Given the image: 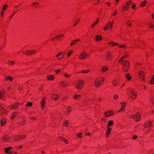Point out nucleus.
Instances as JSON below:
<instances>
[{"label":"nucleus","mask_w":154,"mask_h":154,"mask_svg":"<svg viewBox=\"0 0 154 154\" xmlns=\"http://www.w3.org/2000/svg\"><path fill=\"white\" fill-rule=\"evenodd\" d=\"M129 63L128 61L124 60L122 62L123 70L125 72H127L129 67Z\"/></svg>","instance_id":"obj_1"},{"label":"nucleus","mask_w":154,"mask_h":154,"mask_svg":"<svg viewBox=\"0 0 154 154\" xmlns=\"http://www.w3.org/2000/svg\"><path fill=\"white\" fill-rule=\"evenodd\" d=\"M84 85V82L82 80H79L77 82L75 87L78 90L82 89Z\"/></svg>","instance_id":"obj_2"},{"label":"nucleus","mask_w":154,"mask_h":154,"mask_svg":"<svg viewBox=\"0 0 154 154\" xmlns=\"http://www.w3.org/2000/svg\"><path fill=\"white\" fill-rule=\"evenodd\" d=\"M140 115L139 113H137L136 115H133L131 116V117L134 119H136L137 121H139L140 120Z\"/></svg>","instance_id":"obj_3"},{"label":"nucleus","mask_w":154,"mask_h":154,"mask_svg":"<svg viewBox=\"0 0 154 154\" xmlns=\"http://www.w3.org/2000/svg\"><path fill=\"white\" fill-rule=\"evenodd\" d=\"M113 114V111L112 110L107 111L104 112L103 114L106 117H109Z\"/></svg>","instance_id":"obj_4"},{"label":"nucleus","mask_w":154,"mask_h":154,"mask_svg":"<svg viewBox=\"0 0 154 154\" xmlns=\"http://www.w3.org/2000/svg\"><path fill=\"white\" fill-rule=\"evenodd\" d=\"M102 84V83L100 81L96 79L94 82V85L96 87H99Z\"/></svg>","instance_id":"obj_5"},{"label":"nucleus","mask_w":154,"mask_h":154,"mask_svg":"<svg viewBox=\"0 0 154 154\" xmlns=\"http://www.w3.org/2000/svg\"><path fill=\"white\" fill-rule=\"evenodd\" d=\"M131 4V2L129 1L127 2V5H125L123 8L122 10L123 11H126L128 9V8L130 6Z\"/></svg>","instance_id":"obj_6"},{"label":"nucleus","mask_w":154,"mask_h":154,"mask_svg":"<svg viewBox=\"0 0 154 154\" xmlns=\"http://www.w3.org/2000/svg\"><path fill=\"white\" fill-rule=\"evenodd\" d=\"M10 136L6 135L5 136L2 137V140L4 142H8L9 140L10 139Z\"/></svg>","instance_id":"obj_7"},{"label":"nucleus","mask_w":154,"mask_h":154,"mask_svg":"<svg viewBox=\"0 0 154 154\" xmlns=\"http://www.w3.org/2000/svg\"><path fill=\"white\" fill-rule=\"evenodd\" d=\"M87 56V54L86 53L82 52L80 54L79 58L80 59H85V56Z\"/></svg>","instance_id":"obj_8"},{"label":"nucleus","mask_w":154,"mask_h":154,"mask_svg":"<svg viewBox=\"0 0 154 154\" xmlns=\"http://www.w3.org/2000/svg\"><path fill=\"white\" fill-rule=\"evenodd\" d=\"M20 104L19 103H16L14 105L11 106L10 107L12 109H18V107L19 106Z\"/></svg>","instance_id":"obj_9"},{"label":"nucleus","mask_w":154,"mask_h":154,"mask_svg":"<svg viewBox=\"0 0 154 154\" xmlns=\"http://www.w3.org/2000/svg\"><path fill=\"white\" fill-rule=\"evenodd\" d=\"M113 23V22H112L111 23L110 22H109L104 28L103 29L105 30H107V29L109 28V26H108L109 25V27H110V29L112 28V27Z\"/></svg>","instance_id":"obj_10"},{"label":"nucleus","mask_w":154,"mask_h":154,"mask_svg":"<svg viewBox=\"0 0 154 154\" xmlns=\"http://www.w3.org/2000/svg\"><path fill=\"white\" fill-rule=\"evenodd\" d=\"M139 76L141 79L142 80H144V72L142 71H141L140 72H139Z\"/></svg>","instance_id":"obj_11"},{"label":"nucleus","mask_w":154,"mask_h":154,"mask_svg":"<svg viewBox=\"0 0 154 154\" xmlns=\"http://www.w3.org/2000/svg\"><path fill=\"white\" fill-rule=\"evenodd\" d=\"M45 97H44L41 102L42 107V109L44 108L45 105Z\"/></svg>","instance_id":"obj_12"},{"label":"nucleus","mask_w":154,"mask_h":154,"mask_svg":"<svg viewBox=\"0 0 154 154\" xmlns=\"http://www.w3.org/2000/svg\"><path fill=\"white\" fill-rule=\"evenodd\" d=\"M58 97V95L55 94H53L51 97L52 99L55 100H57Z\"/></svg>","instance_id":"obj_13"},{"label":"nucleus","mask_w":154,"mask_h":154,"mask_svg":"<svg viewBox=\"0 0 154 154\" xmlns=\"http://www.w3.org/2000/svg\"><path fill=\"white\" fill-rule=\"evenodd\" d=\"M131 93L132 94V96H131V98L132 99H134L136 98L137 97V95L135 94L134 91H130Z\"/></svg>","instance_id":"obj_14"},{"label":"nucleus","mask_w":154,"mask_h":154,"mask_svg":"<svg viewBox=\"0 0 154 154\" xmlns=\"http://www.w3.org/2000/svg\"><path fill=\"white\" fill-rule=\"evenodd\" d=\"M13 78L12 77L9 76H7L5 77V79L6 80H9L11 82L13 80Z\"/></svg>","instance_id":"obj_15"},{"label":"nucleus","mask_w":154,"mask_h":154,"mask_svg":"<svg viewBox=\"0 0 154 154\" xmlns=\"http://www.w3.org/2000/svg\"><path fill=\"white\" fill-rule=\"evenodd\" d=\"M6 122V119L5 118H2L1 120V125L3 126L5 124Z\"/></svg>","instance_id":"obj_16"},{"label":"nucleus","mask_w":154,"mask_h":154,"mask_svg":"<svg viewBox=\"0 0 154 154\" xmlns=\"http://www.w3.org/2000/svg\"><path fill=\"white\" fill-rule=\"evenodd\" d=\"M111 131V129L108 127V129L106 132V137H109V134L110 133Z\"/></svg>","instance_id":"obj_17"},{"label":"nucleus","mask_w":154,"mask_h":154,"mask_svg":"<svg viewBox=\"0 0 154 154\" xmlns=\"http://www.w3.org/2000/svg\"><path fill=\"white\" fill-rule=\"evenodd\" d=\"M112 56L109 53H108L106 54V58L109 60H110L112 59Z\"/></svg>","instance_id":"obj_18"},{"label":"nucleus","mask_w":154,"mask_h":154,"mask_svg":"<svg viewBox=\"0 0 154 154\" xmlns=\"http://www.w3.org/2000/svg\"><path fill=\"white\" fill-rule=\"evenodd\" d=\"M95 38L96 40L97 41H98L99 40H101L102 39L101 36L99 35L96 36L95 37Z\"/></svg>","instance_id":"obj_19"},{"label":"nucleus","mask_w":154,"mask_h":154,"mask_svg":"<svg viewBox=\"0 0 154 154\" xmlns=\"http://www.w3.org/2000/svg\"><path fill=\"white\" fill-rule=\"evenodd\" d=\"M75 99H77L81 97V96L79 94H75V96L73 97Z\"/></svg>","instance_id":"obj_20"},{"label":"nucleus","mask_w":154,"mask_h":154,"mask_svg":"<svg viewBox=\"0 0 154 154\" xmlns=\"http://www.w3.org/2000/svg\"><path fill=\"white\" fill-rule=\"evenodd\" d=\"M18 114L17 112H14L11 116V119H13Z\"/></svg>","instance_id":"obj_21"},{"label":"nucleus","mask_w":154,"mask_h":154,"mask_svg":"<svg viewBox=\"0 0 154 154\" xmlns=\"http://www.w3.org/2000/svg\"><path fill=\"white\" fill-rule=\"evenodd\" d=\"M54 78V77L53 75H49L47 77V79L49 80H53Z\"/></svg>","instance_id":"obj_22"},{"label":"nucleus","mask_w":154,"mask_h":154,"mask_svg":"<svg viewBox=\"0 0 154 154\" xmlns=\"http://www.w3.org/2000/svg\"><path fill=\"white\" fill-rule=\"evenodd\" d=\"M61 84L63 87H65L67 86H68V84L66 82H62Z\"/></svg>","instance_id":"obj_23"},{"label":"nucleus","mask_w":154,"mask_h":154,"mask_svg":"<svg viewBox=\"0 0 154 154\" xmlns=\"http://www.w3.org/2000/svg\"><path fill=\"white\" fill-rule=\"evenodd\" d=\"M12 148V147H8L5 149V152L6 153H8L9 150L10 149H11Z\"/></svg>","instance_id":"obj_24"},{"label":"nucleus","mask_w":154,"mask_h":154,"mask_svg":"<svg viewBox=\"0 0 154 154\" xmlns=\"http://www.w3.org/2000/svg\"><path fill=\"white\" fill-rule=\"evenodd\" d=\"M125 77L128 80H129L131 79V77L130 76L129 74H127L126 75Z\"/></svg>","instance_id":"obj_25"},{"label":"nucleus","mask_w":154,"mask_h":154,"mask_svg":"<svg viewBox=\"0 0 154 154\" xmlns=\"http://www.w3.org/2000/svg\"><path fill=\"white\" fill-rule=\"evenodd\" d=\"M5 93V91H2L0 92V98L2 99L3 97V96Z\"/></svg>","instance_id":"obj_26"},{"label":"nucleus","mask_w":154,"mask_h":154,"mask_svg":"<svg viewBox=\"0 0 154 154\" xmlns=\"http://www.w3.org/2000/svg\"><path fill=\"white\" fill-rule=\"evenodd\" d=\"M121 108H125V107L126 104L125 102H123L122 103H121Z\"/></svg>","instance_id":"obj_27"},{"label":"nucleus","mask_w":154,"mask_h":154,"mask_svg":"<svg viewBox=\"0 0 154 154\" xmlns=\"http://www.w3.org/2000/svg\"><path fill=\"white\" fill-rule=\"evenodd\" d=\"M39 4L37 2H34L32 5V6H34L35 7H37L38 5Z\"/></svg>","instance_id":"obj_28"},{"label":"nucleus","mask_w":154,"mask_h":154,"mask_svg":"<svg viewBox=\"0 0 154 154\" xmlns=\"http://www.w3.org/2000/svg\"><path fill=\"white\" fill-rule=\"evenodd\" d=\"M108 69V68L107 66H103L102 68V71L103 72H105Z\"/></svg>","instance_id":"obj_29"},{"label":"nucleus","mask_w":154,"mask_h":154,"mask_svg":"<svg viewBox=\"0 0 154 154\" xmlns=\"http://www.w3.org/2000/svg\"><path fill=\"white\" fill-rule=\"evenodd\" d=\"M19 136H14V139L16 141H18L19 139H21Z\"/></svg>","instance_id":"obj_30"},{"label":"nucleus","mask_w":154,"mask_h":154,"mask_svg":"<svg viewBox=\"0 0 154 154\" xmlns=\"http://www.w3.org/2000/svg\"><path fill=\"white\" fill-rule=\"evenodd\" d=\"M113 124V121L112 120L109 121L108 122V125L107 126V128L108 127V126H111Z\"/></svg>","instance_id":"obj_31"},{"label":"nucleus","mask_w":154,"mask_h":154,"mask_svg":"<svg viewBox=\"0 0 154 154\" xmlns=\"http://www.w3.org/2000/svg\"><path fill=\"white\" fill-rule=\"evenodd\" d=\"M63 34H60L59 35H57L55 37H54V38H53L52 39V40H54L55 38H58L59 37H61V36H63Z\"/></svg>","instance_id":"obj_32"},{"label":"nucleus","mask_w":154,"mask_h":154,"mask_svg":"<svg viewBox=\"0 0 154 154\" xmlns=\"http://www.w3.org/2000/svg\"><path fill=\"white\" fill-rule=\"evenodd\" d=\"M147 3L146 1H144L142 2V4L141 5V6H143L146 5Z\"/></svg>","instance_id":"obj_33"},{"label":"nucleus","mask_w":154,"mask_h":154,"mask_svg":"<svg viewBox=\"0 0 154 154\" xmlns=\"http://www.w3.org/2000/svg\"><path fill=\"white\" fill-rule=\"evenodd\" d=\"M36 51L35 50H29V55H32L34 54Z\"/></svg>","instance_id":"obj_34"},{"label":"nucleus","mask_w":154,"mask_h":154,"mask_svg":"<svg viewBox=\"0 0 154 154\" xmlns=\"http://www.w3.org/2000/svg\"><path fill=\"white\" fill-rule=\"evenodd\" d=\"M89 71L88 70H82L80 71L79 72H82V73H87L89 72Z\"/></svg>","instance_id":"obj_35"},{"label":"nucleus","mask_w":154,"mask_h":154,"mask_svg":"<svg viewBox=\"0 0 154 154\" xmlns=\"http://www.w3.org/2000/svg\"><path fill=\"white\" fill-rule=\"evenodd\" d=\"M126 23L129 26H130L131 25V22L128 20L126 22Z\"/></svg>","instance_id":"obj_36"},{"label":"nucleus","mask_w":154,"mask_h":154,"mask_svg":"<svg viewBox=\"0 0 154 154\" xmlns=\"http://www.w3.org/2000/svg\"><path fill=\"white\" fill-rule=\"evenodd\" d=\"M67 112L68 113H69L70 112L71 110V107L69 106H68L67 108Z\"/></svg>","instance_id":"obj_37"},{"label":"nucleus","mask_w":154,"mask_h":154,"mask_svg":"<svg viewBox=\"0 0 154 154\" xmlns=\"http://www.w3.org/2000/svg\"><path fill=\"white\" fill-rule=\"evenodd\" d=\"M63 124L66 127L68 126V124L67 121L65 120L63 123Z\"/></svg>","instance_id":"obj_38"},{"label":"nucleus","mask_w":154,"mask_h":154,"mask_svg":"<svg viewBox=\"0 0 154 154\" xmlns=\"http://www.w3.org/2000/svg\"><path fill=\"white\" fill-rule=\"evenodd\" d=\"M116 81H117V80H114L113 81L112 84L114 86H116L117 85V83L116 82Z\"/></svg>","instance_id":"obj_39"},{"label":"nucleus","mask_w":154,"mask_h":154,"mask_svg":"<svg viewBox=\"0 0 154 154\" xmlns=\"http://www.w3.org/2000/svg\"><path fill=\"white\" fill-rule=\"evenodd\" d=\"M8 63L10 65H14L15 62L12 61H8Z\"/></svg>","instance_id":"obj_40"},{"label":"nucleus","mask_w":154,"mask_h":154,"mask_svg":"<svg viewBox=\"0 0 154 154\" xmlns=\"http://www.w3.org/2000/svg\"><path fill=\"white\" fill-rule=\"evenodd\" d=\"M0 107L1 108H0V109L2 113H4V112H3V111H5V109L3 107L0 106Z\"/></svg>","instance_id":"obj_41"},{"label":"nucleus","mask_w":154,"mask_h":154,"mask_svg":"<svg viewBox=\"0 0 154 154\" xmlns=\"http://www.w3.org/2000/svg\"><path fill=\"white\" fill-rule=\"evenodd\" d=\"M72 52L73 51L72 50H70L69 51L67 54V56L69 57L71 55Z\"/></svg>","instance_id":"obj_42"},{"label":"nucleus","mask_w":154,"mask_h":154,"mask_svg":"<svg viewBox=\"0 0 154 154\" xmlns=\"http://www.w3.org/2000/svg\"><path fill=\"white\" fill-rule=\"evenodd\" d=\"M112 44V45L115 46V45H117V43H114L113 42H111L109 43V44L110 45H111V44Z\"/></svg>","instance_id":"obj_43"},{"label":"nucleus","mask_w":154,"mask_h":154,"mask_svg":"<svg viewBox=\"0 0 154 154\" xmlns=\"http://www.w3.org/2000/svg\"><path fill=\"white\" fill-rule=\"evenodd\" d=\"M124 58V57H121L119 60V62L121 63V64H122V62L124 61L123 60Z\"/></svg>","instance_id":"obj_44"},{"label":"nucleus","mask_w":154,"mask_h":154,"mask_svg":"<svg viewBox=\"0 0 154 154\" xmlns=\"http://www.w3.org/2000/svg\"><path fill=\"white\" fill-rule=\"evenodd\" d=\"M79 20H80L79 19H78L76 20L75 22L76 23H75L74 24V26H75L79 22Z\"/></svg>","instance_id":"obj_45"},{"label":"nucleus","mask_w":154,"mask_h":154,"mask_svg":"<svg viewBox=\"0 0 154 154\" xmlns=\"http://www.w3.org/2000/svg\"><path fill=\"white\" fill-rule=\"evenodd\" d=\"M7 7H8V5H5L3 7V10H2L3 11H4L5 10V9H6V8Z\"/></svg>","instance_id":"obj_46"},{"label":"nucleus","mask_w":154,"mask_h":154,"mask_svg":"<svg viewBox=\"0 0 154 154\" xmlns=\"http://www.w3.org/2000/svg\"><path fill=\"white\" fill-rule=\"evenodd\" d=\"M82 134V133H80L79 134H77L76 136L78 137H79L81 138L82 137V136L81 135V134Z\"/></svg>","instance_id":"obj_47"},{"label":"nucleus","mask_w":154,"mask_h":154,"mask_svg":"<svg viewBox=\"0 0 154 154\" xmlns=\"http://www.w3.org/2000/svg\"><path fill=\"white\" fill-rule=\"evenodd\" d=\"M147 126L150 127L152 125V122H150L147 123Z\"/></svg>","instance_id":"obj_48"},{"label":"nucleus","mask_w":154,"mask_h":154,"mask_svg":"<svg viewBox=\"0 0 154 154\" xmlns=\"http://www.w3.org/2000/svg\"><path fill=\"white\" fill-rule=\"evenodd\" d=\"M154 25H153L152 24H149V27L151 28H153Z\"/></svg>","instance_id":"obj_49"},{"label":"nucleus","mask_w":154,"mask_h":154,"mask_svg":"<svg viewBox=\"0 0 154 154\" xmlns=\"http://www.w3.org/2000/svg\"><path fill=\"white\" fill-rule=\"evenodd\" d=\"M76 43V42H74V40L72 41V43H71L70 45L71 46H72L74 44H75Z\"/></svg>","instance_id":"obj_50"},{"label":"nucleus","mask_w":154,"mask_h":154,"mask_svg":"<svg viewBox=\"0 0 154 154\" xmlns=\"http://www.w3.org/2000/svg\"><path fill=\"white\" fill-rule=\"evenodd\" d=\"M118 98V96L117 95H115L113 97V98L114 100H116Z\"/></svg>","instance_id":"obj_51"},{"label":"nucleus","mask_w":154,"mask_h":154,"mask_svg":"<svg viewBox=\"0 0 154 154\" xmlns=\"http://www.w3.org/2000/svg\"><path fill=\"white\" fill-rule=\"evenodd\" d=\"M62 140L65 143H68V141L67 140L64 138V139H62Z\"/></svg>","instance_id":"obj_52"},{"label":"nucleus","mask_w":154,"mask_h":154,"mask_svg":"<svg viewBox=\"0 0 154 154\" xmlns=\"http://www.w3.org/2000/svg\"><path fill=\"white\" fill-rule=\"evenodd\" d=\"M124 108H121V109L119 110L118 112H120L121 111H123L124 110Z\"/></svg>","instance_id":"obj_53"},{"label":"nucleus","mask_w":154,"mask_h":154,"mask_svg":"<svg viewBox=\"0 0 154 154\" xmlns=\"http://www.w3.org/2000/svg\"><path fill=\"white\" fill-rule=\"evenodd\" d=\"M132 8L133 9H134L135 8V5L134 3H133L132 4Z\"/></svg>","instance_id":"obj_54"},{"label":"nucleus","mask_w":154,"mask_h":154,"mask_svg":"<svg viewBox=\"0 0 154 154\" xmlns=\"http://www.w3.org/2000/svg\"><path fill=\"white\" fill-rule=\"evenodd\" d=\"M65 75L64 76L67 77H69L70 76V75L66 73H64Z\"/></svg>","instance_id":"obj_55"},{"label":"nucleus","mask_w":154,"mask_h":154,"mask_svg":"<svg viewBox=\"0 0 154 154\" xmlns=\"http://www.w3.org/2000/svg\"><path fill=\"white\" fill-rule=\"evenodd\" d=\"M62 52H60V53H59L57 54L56 55V57H59L60 56V55H61L62 54Z\"/></svg>","instance_id":"obj_56"},{"label":"nucleus","mask_w":154,"mask_h":154,"mask_svg":"<svg viewBox=\"0 0 154 154\" xmlns=\"http://www.w3.org/2000/svg\"><path fill=\"white\" fill-rule=\"evenodd\" d=\"M99 18H97V20L94 23H95V24H97V23H98V22L99 21Z\"/></svg>","instance_id":"obj_57"},{"label":"nucleus","mask_w":154,"mask_h":154,"mask_svg":"<svg viewBox=\"0 0 154 154\" xmlns=\"http://www.w3.org/2000/svg\"><path fill=\"white\" fill-rule=\"evenodd\" d=\"M119 47L125 48V46L124 45H120L119 46Z\"/></svg>","instance_id":"obj_58"},{"label":"nucleus","mask_w":154,"mask_h":154,"mask_svg":"<svg viewBox=\"0 0 154 154\" xmlns=\"http://www.w3.org/2000/svg\"><path fill=\"white\" fill-rule=\"evenodd\" d=\"M96 24L95 23H93L91 26V28H92L94 27L95 25H96Z\"/></svg>","instance_id":"obj_59"},{"label":"nucleus","mask_w":154,"mask_h":154,"mask_svg":"<svg viewBox=\"0 0 154 154\" xmlns=\"http://www.w3.org/2000/svg\"><path fill=\"white\" fill-rule=\"evenodd\" d=\"M127 57H128V55L126 54H125L124 55V56L122 57H124V59L125 58Z\"/></svg>","instance_id":"obj_60"},{"label":"nucleus","mask_w":154,"mask_h":154,"mask_svg":"<svg viewBox=\"0 0 154 154\" xmlns=\"http://www.w3.org/2000/svg\"><path fill=\"white\" fill-rule=\"evenodd\" d=\"M137 138V137L135 135H134L133 137V139L134 140L136 139Z\"/></svg>","instance_id":"obj_61"},{"label":"nucleus","mask_w":154,"mask_h":154,"mask_svg":"<svg viewBox=\"0 0 154 154\" xmlns=\"http://www.w3.org/2000/svg\"><path fill=\"white\" fill-rule=\"evenodd\" d=\"M151 80H152V81H154V74L153 75L151 79Z\"/></svg>","instance_id":"obj_62"},{"label":"nucleus","mask_w":154,"mask_h":154,"mask_svg":"<svg viewBox=\"0 0 154 154\" xmlns=\"http://www.w3.org/2000/svg\"><path fill=\"white\" fill-rule=\"evenodd\" d=\"M55 71L57 73H58L60 72V70L59 69H58L57 70H55Z\"/></svg>","instance_id":"obj_63"},{"label":"nucleus","mask_w":154,"mask_h":154,"mask_svg":"<svg viewBox=\"0 0 154 154\" xmlns=\"http://www.w3.org/2000/svg\"><path fill=\"white\" fill-rule=\"evenodd\" d=\"M153 81L152 80H150V83L151 85H153L154 84L153 82Z\"/></svg>","instance_id":"obj_64"}]
</instances>
